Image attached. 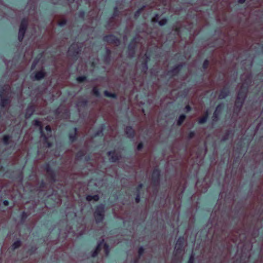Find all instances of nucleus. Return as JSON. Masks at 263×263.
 Here are the masks:
<instances>
[{
  "mask_svg": "<svg viewBox=\"0 0 263 263\" xmlns=\"http://www.w3.org/2000/svg\"><path fill=\"white\" fill-rule=\"evenodd\" d=\"M248 91V84L244 82L239 90L234 107V112L237 115L239 113L246 99Z\"/></svg>",
  "mask_w": 263,
  "mask_h": 263,
  "instance_id": "nucleus-1",
  "label": "nucleus"
},
{
  "mask_svg": "<svg viewBox=\"0 0 263 263\" xmlns=\"http://www.w3.org/2000/svg\"><path fill=\"white\" fill-rule=\"evenodd\" d=\"M105 206L103 204L98 205L94 213L95 218L97 223L101 222L104 217Z\"/></svg>",
  "mask_w": 263,
  "mask_h": 263,
  "instance_id": "nucleus-2",
  "label": "nucleus"
},
{
  "mask_svg": "<svg viewBox=\"0 0 263 263\" xmlns=\"http://www.w3.org/2000/svg\"><path fill=\"white\" fill-rule=\"evenodd\" d=\"M81 48V45L79 43L72 44L68 49V55L72 58H75L80 52Z\"/></svg>",
  "mask_w": 263,
  "mask_h": 263,
  "instance_id": "nucleus-3",
  "label": "nucleus"
},
{
  "mask_svg": "<svg viewBox=\"0 0 263 263\" xmlns=\"http://www.w3.org/2000/svg\"><path fill=\"white\" fill-rule=\"evenodd\" d=\"M103 242H104V240L102 239V241H100L98 243V244L96 248V250L92 252V253L91 254L92 257H95L98 255V253L100 251L101 248L102 246H104V251H105V253L106 255V256L108 255L109 253V247L106 243H104Z\"/></svg>",
  "mask_w": 263,
  "mask_h": 263,
  "instance_id": "nucleus-4",
  "label": "nucleus"
},
{
  "mask_svg": "<svg viewBox=\"0 0 263 263\" xmlns=\"http://www.w3.org/2000/svg\"><path fill=\"white\" fill-rule=\"evenodd\" d=\"M27 27V21L25 19H23L21 22L18 34V39L20 42L22 41L24 38Z\"/></svg>",
  "mask_w": 263,
  "mask_h": 263,
  "instance_id": "nucleus-5",
  "label": "nucleus"
},
{
  "mask_svg": "<svg viewBox=\"0 0 263 263\" xmlns=\"http://www.w3.org/2000/svg\"><path fill=\"white\" fill-rule=\"evenodd\" d=\"M103 40L108 43L113 44L116 46H118L120 43L118 39L111 34L104 36Z\"/></svg>",
  "mask_w": 263,
  "mask_h": 263,
  "instance_id": "nucleus-6",
  "label": "nucleus"
},
{
  "mask_svg": "<svg viewBox=\"0 0 263 263\" xmlns=\"http://www.w3.org/2000/svg\"><path fill=\"white\" fill-rule=\"evenodd\" d=\"M184 239L183 237H179L175 247V252L176 254H179L181 252L183 246Z\"/></svg>",
  "mask_w": 263,
  "mask_h": 263,
  "instance_id": "nucleus-7",
  "label": "nucleus"
},
{
  "mask_svg": "<svg viewBox=\"0 0 263 263\" xmlns=\"http://www.w3.org/2000/svg\"><path fill=\"white\" fill-rule=\"evenodd\" d=\"M135 39L133 40L132 42H131L128 47V55L130 57H134L135 55Z\"/></svg>",
  "mask_w": 263,
  "mask_h": 263,
  "instance_id": "nucleus-8",
  "label": "nucleus"
},
{
  "mask_svg": "<svg viewBox=\"0 0 263 263\" xmlns=\"http://www.w3.org/2000/svg\"><path fill=\"white\" fill-rule=\"evenodd\" d=\"M230 93V91L228 88L224 87L220 91V94L218 96V99L221 100L225 99Z\"/></svg>",
  "mask_w": 263,
  "mask_h": 263,
  "instance_id": "nucleus-9",
  "label": "nucleus"
},
{
  "mask_svg": "<svg viewBox=\"0 0 263 263\" xmlns=\"http://www.w3.org/2000/svg\"><path fill=\"white\" fill-rule=\"evenodd\" d=\"M160 172L158 170H154L152 174V181L154 184H157L159 182Z\"/></svg>",
  "mask_w": 263,
  "mask_h": 263,
  "instance_id": "nucleus-10",
  "label": "nucleus"
},
{
  "mask_svg": "<svg viewBox=\"0 0 263 263\" xmlns=\"http://www.w3.org/2000/svg\"><path fill=\"white\" fill-rule=\"evenodd\" d=\"M108 155L111 157L109 158V161L111 162H115L119 159V156L115 152L109 151Z\"/></svg>",
  "mask_w": 263,
  "mask_h": 263,
  "instance_id": "nucleus-11",
  "label": "nucleus"
},
{
  "mask_svg": "<svg viewBox=\"0 0 263 263\" xmlns=\"http://www.w3.org/2000/svg\"><path fill=\"white\" fill-rule=\"evenodd\" d=\"M46 130L47 132V136H45L43 132L42 127H40V132L41 134V136L44 138L45 141H46L49 137L51 136V129L49 125H47L45 127Z\"/></svg>",
  "mask_w": 263,
  "mask_h": 263,
  "instance_id": "nucleus-12",
  "label": "nucleus"
},
{
  "mask_svg": "<svg viewBox=\"0 0 263 263\" xmlns=\"http://www.w3.org/2000/svg\"><path fill=\"white\" fill-rule=\"evenodd\" d=\"M125 132L127 137L133 138L135 135L134 130L130 126H127L125 129Z\"/></svg>",
  "mask_w": 263,
  "mask_h": 263,
  "instance_id": "nucleus-13",
  "label": "nucleus"
},
{
  "mask_svg": "<svg viewBox=\"0 0 263 263\" xmlns=\"http://www.w3.org/2000/svg\"><path fill=\"white\" fill-rule=\"evenodd\" d=\"M45 72L41 70L36 72L34 77V80H40L44 78L45 76Z\"/></svg>",
  "mask_w": 263,
  "mask_h": 263,
  "instance_id": "nucleus-14",
  "label": "nucleus"
},
{
  "mask_svg": "<svg viewBox=\"0 0 263 263\" xmlns=\"http://www.w3.org/2000/svg\"><path fill=\"white\" fill-rule=\"evenodd\" d=\"M1 99V106L2 108L7 107L10 103V101L8 98H2V95L0 94Z\"/></svg>",
  "mask_w": 263,
  "mask_h": 263,
  "instance_id": "nucleus-15",
  "label": "nucleus"
},
{
  "mask_svg": "<svg viewBox=\"0 0 263 263\" xmlns=\"http://www.w3.org/2000/svg\"><path fill=\"white\" fill-rule=\"evenodd\" d=\"M34 111V108L32 106H28L26 109L25 114V118H29L33 114Z\"/></svg>",
  "mask_w": 263,
  "mask_h": 263,
  "instance_id": "nucleus-16",
  "label": "nucleus"
},
{
  "mask_svg": "<svg viewBox=\"0 0 263 263\" xmlns=\"http://www.w3.org/2000/svg\"><path fill=\"white\" fill-rule=\"evenodd\" d=\"M208 116H209V112H208V110H206V112H205L204 116L201 118L199 120V121H198L199 124H202L205 123L207 121Z\"/></svg>",
  "mask_w": 263,
  "mask_h": 263,
  "instance_id": "nucleus-17",
  "label": "nucleus"
},
{
  "mask_svg": "<svg viewBox=\"0 0 263 263\" xmlns=\"http://www.w3.org/2000/svg\"><path fill=\"white\" fill-rule=\"evenodd\" d=\"M99 199V197L98 195H88L86 197V199L87 201H90L91 200H94L95 201H98Z\"/></svg>",
  "mask_w": 263,
  "mask_h": 263,
  "instance_id": "nucleus-18",
  "label": "nucleus"
},
{
  "mask_svg": "<svg viewBox=\"0 0 263 263\" xmlns=\"http://www.w3.org/2000/svg\"><path fill=\"white\" fill-rule=\"evenodd\" d=\"M104 95L107 97L112 98L115 99L117 98V95L115 93H110L106 90L104 91Z\"/></svg>",
  "mask_w": 263,
  "mask_h": 263,
  "instance_id": "nucleus-19",
  "label": "nucleus"
},
{
  "mask_svg": "<svg viewBox=\"0 0 263 263\" xmlns=\"http://www.w3.org/2000/svg\"><path fill=\"white\" fill-rule=\"evenodd\" d=\"M185 118V115H180L179 116V119L177 121V125H180L184 121Z\"/></svg>",
  "mask_w": 263,
  "mask_h": 263,
  "instance_id": "nucleus-20",
  "label": "nucleus"
},
{
  "mask_svg": "<svg viewBox=\"0 0 263 263\" xmlns=\"http://www.w3.org/2000/svg\"><path fill=\"white\" fill-rule=\"evenodd\" d=\"M182 66V65H178L174 68L172 69V73L173 74L177 73L180 69L181 67Z\"/></svg>",
  "mask_w": 263,
  "mask_h": 263,
  "instance_id": "nucleus-21",
  "label": "nucleus"
},
{
  "mask_svg": "<svg viewBox=\"0 0 263 263\" xmlns=\"http://www.w3.org/2000/svg\"><path fill=\"white\" fill-rule=\"evenodd\" d=\"M223 104H220L216 107L215 111H216L220 114L223 109Z\"/></svg>",
  "mask_w": 263,
  "mask_h": 263,
  "instance_id": "nucleus-22",
  "label": "nucleus"
},
{
  "mask_svg": "<svg viewBox=\"0 0 263 263\" xmlns=\"http://www.w3.org/2000/svg\"><path fill=\"white\" fill-rule=\"evenodd\" d=\"M21 242L20 240L15 241L12 246L13 249L14 250V249H16L19 248L21 246Z\"/></svg>",
  "mask_w": 263,
  "mask_h": 263,
  "instance_id": "nucleus-23",
  "label": "nucleus"
},
{
  "mask_svg": "<svg viewBox=\"0 0 263 263\" xmlns=\"http://www.w3.org/2000/svg\"><path fill=\"white\" fill-rule=\"evenodd\" d=\"M92 92L96 96V97H99L100 96V92L98 90V89L97 87H93L92 89Z\"/></svg>",
  "mask_w": 263,
  "mask_h": 263,
  "instance_id": "nucleus-24",
  "label": "nucleus"
},
{
  "mask_svg": "<svg viewBox=\"0 0 263 263\" xmlns=\"http://www.w3.org/2000/svg\"><path fill=\"white\" fill-rule=\"evenodd\" d=\"M10 137L8 135L4 136L3 138V142L5 144L7 145L8 144V141Z\"/></svg>",
  "mask_w": 263,
  "mask_h": 263,
  "instance_id": "nucleus-25",
  "label": "nucleus"
},
{
  "mask_svg": "<svg viewBox=\"0 0 263 263\" xmlns=\"http://www.w3.org/2000/svg\"><path fill=\"white\" fill-rule=\"evenodd\" d=\"M167 23V20L166 18H163L160 21L158 22V24L160 26H164Z\"/></svg>",
  "mask_w": 263,
  "mask_h": 263,
  "instance_id": "nucleus-26",
  "label": "nucleus"
},
{
  "mask_svg": "<svg viewBox=\"0 0 263 263\" xmlns=\"http://www.w3.org/2000/svg\"><path fill=\"white\" fill-rule=\"evenodd\" d=\"M219 115V114L218 112L214 111L213 116V120L214 121H216L218 119V116Z\"/></svg>",
  "mask_w": 263,
  "mask_h": 263,
  "instance_id": "nucleus-27",
  "label": "nucleus"
},
{
  "mask_svg": "<svg viewBox=\"0 0 263 263\" xmlns=\"http://www.w3.org/2000/svg\"><path fill=\"white\" fill-rule=\"evenodd\" d=\"M145 6H143V7L139 9L135 13V17H137L139 16L141 12L142 11V10H143V8Z\"/></svg>",
  "mask_w": 263,
  "mask_h": 263,
  "instance_id": "nucleus-28",
  "label": "nucleus"
},
{
  "mask_svg": "<svg viewBox=\"0 0 263 263\" xmlns=\"http://www.w3.org/2000/svg\"><path fill=\"white\" fill-rule=\"evenodd\" d=\"M74 135L73 136L72 135H69V139L72 142L74 140H75V135L76 134V132H77V128H74Z\"/></svg>",
  "mask_w": 263,
  "mask_h": 263,
  "instance_id": "nucleus-29",
  "label": "nucleus"
},
{
  "mask_svg": "<svg viewBox=\"0 0 263 263\" xmlns=\"http://www.w3.org/2000/svg\"><path fill=\"white\" fill-rule=\"evenodd\" d=\"M147 61H146L143 64V67H142V71L145 72L147 70Z\"/></svg>",
  "mask_w": 263,
  "mask_h": 263,
  "instance_id": "nucleus-30",
  "label": "nucleus"
},
{
  "mask_svg": "<svg viewBox=\"0 0 263 263\" xmlns=\"http://www.w3.org/2000/svg\"><path fill=\"white\" fill-rule=\"evenodd\" d=\"M86 79V77L82 76V77H79L77 78V80L79 82H82Z\"/></svg>",
  "mask_w": 263,
  "mask_h": 263,
  "instance_id": "nucleus-31",
  "label": "nucleus"
},
{
  "mask_svg": "<svg viewBox=\"0 0 263 263\" xmlns=\"http://www.w3.org/2000/svg\"><path fill=\"white\" fill-rule=\"evenodd\" d=\"M46 169L47 172L49 174H50V175L52 176V177H52V171L51 170V169L50 168L49 165H46Z\"/></svg>",
  "mask_w": 263,
  "mask_h": 263,
  "instance_id": "nucleus-32",
  "label": "nucleus"
},
{
  "mask_svg": "<svg viewBox=\"0 0 263 263\" xmlns=\"http://www.w3.org/2000/svg\"><path fill=\"white\" fill-rule=\"evenodd\" d=\"M66 24V21L65 20H63L60 22H59L58 25L60 26H63Z\"/></svg>",
  "mask_w": 263,
  "mask_h": 263,
  "instance_id": "nucleus-33",
  "label": "nucleus"
},
{
  "mask_svg": "<svg viewBox=\"0 0 263 263\" xmlns=\"http://www.w3.org/2000/svg\"><path fill=\"white\" fill-rule=\"evenodd\" d=\"M144 252V249L142 247H140L138 250L139 256H140Z\"/></svg>",
  "mask_w": 263,
  "mask_h": 263,
  "instance_id": "nucleus-34",
  "label": "nucleus"
},
{
  "mask_svg": "<svg viewBox=\"0 0 263 263\" xmlns=\"http://www.w3.org/2000/svg\"><path fill=\"white\" fill-rule=\"evenodd\" d=\"M37 63H38V61L36 60H35L33 61V62L32 63V65H31V69H33L35 67Z\"/></svg>",
  "mask_w": 263,
  "mask_h": 263,
  "instance_id": "nucleus-35",
  "label": "nucleus"
},
{
  "mask_svg": "<svg viewBox=\"0 0 263 263\" xmlns=\"http://www.w3.org/2000/svg\"><path fill=\"white\" fill-rule=\"evenodd\" d=\"M229 135V132H227L226 134V135L222 138V141H226L228 139V136Z\"/></svg>",
  "mask_w": 263,
  "mask_h": 263,
  "instance_id": "nucleus-36",
  "label": "nucleus"
},
{
  "mask_svg": "<svg viewBox=\"0 0 263 263\" xmlns=\"http://www.w3.org/2000/svg\"><path fill=\"white\" fill-rule=\"evenodd\" d=\"M153 22H158V15L156 14L155 17L152 18Z\"/></svg>",
  "mask_w": 263,
  "mask_h": 263,
  "instance_id": "nucleus-37",
  "label": "nucleus"
},
{
  "mask_svg": "<svg viewBox=\"0 0 263 263\" xmlns=\"http://www.w3.org/2000/svg\"><path fill=\"white\" fill-rule=\"evenodd\" d=\"M208 65H209V61L208 60H205L203 64V68H204V69L206 68Z\"/></svg>",
  "mask_w": 263,
  "mask_h": 263,
  "instance_id": "nucleus-38",
  "label": "nucleus"
},
{
  "mask_svg": "<svg viewBox=\"0 0 263 263\" xmlns=\"http://www.w3.org/2000/svg\"><path fill=\"white\" fill-rule=\"evenodd\" d=\"M34 122V125H35V126H40V127H41V122L38 121L37 120H35L33 121Z\"/></svg>",
  "mask_w": 263,
  "mask_h": 263,
  "instance_id": "nucleus-39",
  "label": "nucleus"
},
{
  "mask_svg": "<svg viewBox=\"0 0 263 263\" xmlns=\"http://www.w3.org/2000/svg\"><path fill=\"white\" fill-rule=\"evenodd\" d=\"M188 263H194V255L193 254L190 256Z\"/></svg>",
  "mask_w": 263,
  "mask_h": 263,
  "instance_id": "nucleus-40",
  "label": "nucleus"
},
{
  "mask_svg": "<svg viewBox=\"0 0 263 263\" xmlns=\"http://www.w3.org/2000/svg\"><path fill=\"white\" fill-rule=\"evenodd\" d=\"M117 12H118L117 7H115V9H114V12L113 13L112 18L115 17L116 16H117Z\"/></svg>",
  "mask_w": 263,
  "mask_h": 263,
  "instance_id": "nucleus-41",
  "label": "nucleus"
},
{
  "mask_svg": "<svg viewBox=\"0 0 263 263\" xmlns=\"http://www.w3.org/2000/svg\"><path fill=\"white\" fill-rule=\"evenodd\" d=\"M85 15V13L83 11L80 12L79 14V17L80 18H83Z\"/></svg>",
  "mask_w": 263,
  "mask_h": 263,
  "instance_id": "nucleus-42",
  "label": "nucleus"
},
{
  "mask_svg": "<svg viewBox=\"0 0 263 263\" xmlns=\"http://www.w3.org/2000/svg\"><path fill=\"white\" fill-rule=\"evenodd\" d=\"M195 133L193 132H191L189 134V138L190 139L192 138L194 136Z\"/></svg>",
  "mask_w": 263,
  "mask_h": 263,
  "instance_id": "nucleus-43",
  "label": "nucleus"
},
{
  "mask_svg": "<svg viewBox=\"0 0 263 263\" xmlns=\"http://www.w3.org/2000/svg\"><path fill=\"white\" fill-rule=\"evenodd\" d=\"M185 109L186 110V112H189L191 110V108L189 105H186L185 107Z\"/></svg>",
  "mask_w": 263,
  "mask_h": 263,
  "instance_id": "nucleus-44",
  "label": "nucleus"
},
{
  "mask_svg": "<svg viewBox=\"0 0 263 263\" xmlns=\"http://www.w3.org/2000/svg\"><path fill=\"white\" fill-rule=\"evenodd\" d=\"M142 147H143V144H142V143H140L137 146V149L140 150L142 148Z\"/></svg>",
  "mask_w": 263,
  "mask_h": 263,
  "instance_id": "nucleus-45",
  "label": "nucleus"
},
{
  "mask_svg": "<svg viewBox=\"0 0 263 263\" xmlns=\"http://www.w3.org/2000/svg\"><path fill=\"white\" fill-rule=\"evenodd\" d=\"M136 201L137 203H138L140 201V196L139 195H137L136 198Z\"/></svg>",
  "mask_w": 263,
  "mask_h": 263,
  "instance_id": "nucleus-46",
  "label": "nucleus"
},
{
  "mask_svg": "<svg viewBox=\"0 0 263 263\" xmlns=\"http://www.w3.org/2000/svg\"><path fill=\"white\" fill-rule=\"evenodd\" d=\"M3 204H4V205L7 206L9 204V201H7V200H4L3 201Z\"/></svg>",
  "mask_w": 263,
  "mask_h": 263,
  "instance_id": "nucleus-47",
  "label": "nucleus"
},
{
  "mask_svg": "<svg viewBox=\"0 0 263 263\" xmlns=\"http://www.w3.org/2000/svg\"><path fill=\"white\" fill-rule=\"evenodd\" d=\"M102 130H103V129H102L100 131L97 132L95 134V136H99L101 133H102Z\"/></svg>",
  "mask_w": 263,
  "mask_h": 263,
  "instance_id": "nucleus-48",
  "label": "nucleus"
},
{
  "mask_svg": "<svg viewBox=\"0 0 263 263\" xmlns=\"http://www.w3.org/2000/svg\"><path fill=\"white\" fill-rule=\"evenodd\" d=\"M106 53L108 55H109L110 54V51L108 49H106Z\"/></svg>",
  "mask_w": 263,
  "mask_h": 263,
  "instance_id": "nucleus-49",
  "label": "nucleus"
},
{
  "mask_svg": "<svg viewBox=\"0 0 263 263\" xmlns=\"http://www.w3.org/2000/svg\"><path fill=\"white\" fill-rule=\"evenodd\" d=\"M245 0H238V2L240 4H242L243 3H245Z\"/></svg>",
  "mask_w": 263,
  "mask_h": 263,
  "instance_id": "nucleus-50",
  "label": "nucleus"
},
{
  "mask_svg": "<svg viewBox=\"0 0 263 263\" xmlns=\"http://www.w3.org/2000/svg\"><path fill=\"white\" fill-rule=\"evenodd\" d=\"M138 187H139V189H141V188L142 187V184H140L139 185Z\"/></svg>",
  "mask_w": 263,
  "mask_h": 263,
  "instance_id": "nucleus-51",
  "label": "nucleus"
},
{
  "mask_svg": "<svg viewBox=\"0 0 263 263\" xmlns=\"http://www.w3.org/2000/svg\"><path fill=\"white\" fill-rule=\"evenodd\" d=\"M51 145V144L50 143H48V146L49 147Z\"/></svg>",
  "mask_w": 263,
  "mask_h": 263,
  "instance_id": "nucleus-52",
  "label": "nucleus"
},
{
  "mask_svg": "<svg viewBox=\"0 0 263 263\" xmlns=\"http://www.w3.org/2000/svg\"><path fill=\"white\" fill-rule=\"evenodd\" d=\"M81 156V155H80V153H79L78 154H77V157H80Z\"/></svg>",
  "mask_w": 263,
  "mask_h": 263,
  "instance_id": "nucleus-53",
  "label": "nucleus"
},
{
  "mask_svg": "<svg viewBox=\"0 0 263 263\" xmlns=\"http://www.w3.org/2000/svg\"><path fill=\"white\" fill-rule=\"evenodd\" d=\"M70 2H73L74 0H68Z\"/></svg>",
  "mask_w": 263,
  "mask_h": 263,
  "instance_id": "nucleus-54",
  "label": "nucleus"
},
{
  "mask_svg": "<svg viewBox=\"0 0 263 263\" xmlns=\"http://www.w3.org/2000/svg\"><path fill=\"white\" fill-rule=\"evenodd\" d=\"M25 212H23V215H25Z\"/></svg>",
  "mask_w": 263,
  "mask_h": 263,
  "instance_id": "nucleus-55",
  "label": "nucleus"
}]
</instances>
